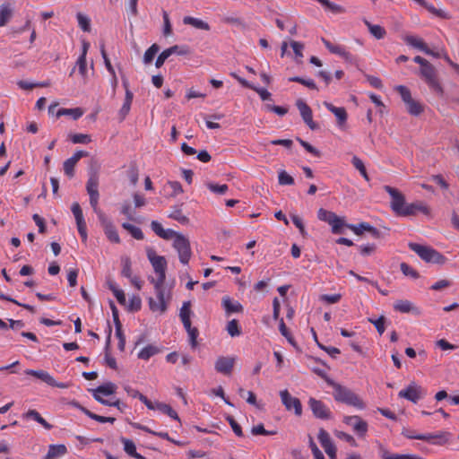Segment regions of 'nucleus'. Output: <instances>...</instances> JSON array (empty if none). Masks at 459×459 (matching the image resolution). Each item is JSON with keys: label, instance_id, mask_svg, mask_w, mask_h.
Wrapping results in <instances>:
<instances>
[{"label": "nucleus", "instance_id": "f257e3e1", "mask_svg": "<svg viewBox=\"0 0 459 459\" xmlns=\"http://www.w3.org/2000/svg\"><path fill=\"white\" fill-rule=\"evenodd\" d=\"M146 253L155 273L158 275L157 279H154L153 277L149 279L154 286L156 297L158 299V301H156L153 298H149V307L152 312H160V314H164L168 309V303L171 299L169 292L166 295L164 287L166 280L167 261L164 256L158 255L152 248H148Z\"/></svg>", "mask_w": 459, "mask_h": 459}, {"label": "nucleus", "instance_id": "f03ea898", "mask_svg": "<svg viewBox=\"0 0 459 459\" xmlns=\"http://www.w3.org/2000/svg\"><path fill=\"white\" fill-rule=\"evenodd\" d=\"M384 189L391 196L390 207L393 212L402 217L415 216L418 212L426 215L430 213V209L422 202L407 204L405 196L396 188L384 186Z\"/></svg>", "mask_w": 459, "mask_h": 459}, {"label": "nucleus", "instance_id": "7ed1b4c3", "mask_svg": "<svg viewBox=\"0 0 459 459\" xmlns=\"http://www.w3.org/2000/svg\"><path fill=\"white\" fill-rule=\"evenodd\" d=\"M327 385L333 388V396L336 402L342 403L360 410L365 408V403L362 399L351 389L334 382L333 380H327Z\"/></svg>", "mask_w": 459, "mask_h": 459}, {"label": "nucleus", "instance_id": "20e7f679", "mask_svg": "<svg viewBox=\"0 0 459 459\" xmlns=\"http://www.w3.org/2000/svg\"><path fill=\"white\" fill-rule=\"evenodd\" d=\"M419 74L432 91H434L439 97H443L444 89L439 82L437 71L432 64L429 62L424 66L420 67Z\"/></svg>", "mask_w": 459, "mask_h": 459}, {"label": "nucleus", "instance_id": "39448f33", "mask_svg": "<svg viewBox=\"0 0 459 459\" xmlns=\"http://www.w3.org/2000/svg\"><path fill=\"white\" fill-rule=\"evenodd\" d=\"M408 246L411 250L414 251L427 263L442 264L446 262V257L430 247L422 246L413 242H410Z\"/></svg>", "mask_w": 459, "mask_h": 459}, {"label": "nucleus", "instance_id": "423d86ee", "mask_svg": "<svg viewBox=\"0 0 459 459\" xmlns=\"http://www.w3.org/2000/svg\"><path fill=\"white\" fill-rule=\"evenodd\" d=\"M173 247L178 254L180 263L187 264L192 255L189 239L183 234L177 236V238L173 240Z\"/></svg>", "mask_w": 459, "mask_h": 459}, {"label": "nucleus", "instance_id": "0eeeda50", "mask_svg": "<svg viewBox=\"0 0 459 459\" xmlns=\"http://www.w3.org/2000/svg\"><path fill=\"white\" fill-rule=\"evenodd\" d=\"M403 435H404L406 437L411 439H419V440H424V441H431L433 439H436V441H433V444L437 445H443L446 443L451 436L449 432H444L440 431L436 434H425V435H415L411 430H403Z\"/></svg>", "mask_w": 459, "mask_h": 459}, {"label": "nucleus", "instance_id": "6e6552de", "mask_svg": "<svg viewBox=\"0 0 459 459\" xmlns=\"http://www.w3.org/2000/svg\"><path fill=\"white\" fill-rule=\"evenodd\" d=\"M426 394V391L421 386L418 385L415 382H411L405 389L401 390L398 395L401 398L417 403Z\"/></svg>", "mask_w": 459, "mask_h": 459}, {"label": "nucleus", "instance_id": "1a4fd4ad", "mask_svg": "<svg viewBox=\"0 0 459 459\" xmlns=\"http://www.w3.org/2000/svg\"><path fill=\"white\" fill-rule=\"evenodd\" d=\"M307 403L316 418L320 420H330L332 418L330 409L322 401L310 397Z\"/></svg>", "mask_w": 459, "mask_h": 459}, {"label": "nucleus", "instance_id": "9d476101", "mask_svg": "<svg viewBox=\"0 0 459 459\" xmlns=\"http://www.w3.org/2000/svg\"><path fill=\"white\" fill-rule=\"evenodd\" d=\"M296 107L298 108L303 121L311 130H316L318 126L313 120V112L311 108L302 100H296Z\"/></svg>", "mask_w": 459, "mask_h": 459}, {"label": "nucleus", "instance_id": "9b49d317", "mask_svg": "<svg viewBox=\"0 0 459 459\" xmlns=\"http://www.w3.org/2000/svg\"><path fill=\"white\" fill-rule=\"evenodd\" d=\"M280 396L281 399L282 404L288 411L294 410V412L297 416H300L302 414V404L299 399L293 397L290 395L288 390H281L280 392Z\"/></svg>", "mask_w": 459, "mask_h": 459}, {"label": "nucleus", "instance_id": "f8f14e48", "mask_svg": "<svg viewBox=\"0 0 459 459\" xmlns=\"http://www.w3.org/2000/svg\"><path fill=\"white\" fill-rule=\"evenodd\" d=\"M25 374L29 375V376H33L53 387H58V388L64 389V388H67L69 386L68 384L56 382L55 380V378L48 372H47L45 370L27 369V370H25Z\"/></svg>", "mask_w": 459, "mask_h": 459}, {"label": "nucleus", "instance_id": "ddd939ff", "mask_svg": "<svg viewBox=\"0 0 459 459\" xmlns=\"http://www.w3.org/2000/svg\"><path fill=\"white\" fill-rule=\"evenodd\" d=\"M72 212L75 218L76 225L78 229V232L82 239L83 242L87 240V227L86 222L83 218L82 211L78 203H74L72 204Z\"/></svg>", "mask_w": 459, "mask_h": 459}, {"label": "nucleus", "instance_id": "4468645a", "mask_svg": "<svg viewBox=\"0 0 459 459\" xmlns=\"http://www.w3.org/2000/svg\"><path fill=\"white\" fill-rule=\"evenodd\" d=\"M235 363V357L220 356L214 363V368L218 373L230 376L232 373Z\"/></svg>", "mask_w": 459, "mask_h": 459}, {"label": "nucleus", "instance_id": "2eb2a0df", "mask_svg": "<svg viewBox=\"0 0 459 459\" xmlns=\"http://www.w3.org/2000/svg\"><path fill=\"white\" fill-rule=\"evenodd\" d=\"M343 422L352 427L354 432L359 437H364L368 431V423L363 420L359 416H345Z\"/></svg>", "mask_w": 459, "mask_h": 459}, {"label": "nucleus", "instance_id": "dca6fc26", "mask_svg": "<svg viewBox=\"0 0 459 459\" xmlns=\"http://www.w3.org/2000/svg\"><path fill=\"white\" fill-rule=\"evenodd\" d=\"M318 440L325 449V453L331 457L334 458L336 455V447L332 442L330 435L324 429H321L318 433Z\"/></svg>", "mask_w": 459, "mask_h": 459}, {"label": "nucleus", "instance_id": "f3484780", "mask_svg": "<svg viewBox=\"0 0 459 459\" xmlns=\"http://www.w3.org/2000/svg\"><path fill=\"white\" fill-rule=\"evenodd\" d=\"M322 41L325 48L333 54H336L342 58H344L346 61L351 62L353 59L352 55L350 52H347L345 48L340 45H333L329 40L325 39H322Z\"/></svg>", "mask_w": 459, "mask_h": 459}, {"label": "nucleus", "instance_id": "a211bd4d", "mask_svg": "<svg viewBox=\"0 0 459 459\" xmlns=\"http://www.w3.org/2000/svg\"><path fill=\"white\" fill-rule=\"evenodd\" d=\"M394 308L395 311L401 313H413L415 315H420V311L418 307H416L411 301L406 299H398L394 304Z\"/></svg>", "mask_w": 459, "mask_h": 459}, {"label": "nucleus", "instance_id": "6ab92c4d", "mask_svg": "<svg viewBox=\"0 0 459 459\" xmlns=\"http://www.w3.org/2000/svg\"><path fill=\"white\" fill-rule=\"evenodd\" d=\"M324 105L329 111L334 114L339 126H342L346 123L348 115L344 108H337L329 102H325Z\"/></svg>", "mask_w": 459, "mask_h": 459}, {"label": "nucleus", "instance_id": "aec40b11", "mask_svg": "<svg viewBox=\"0 0 459 459\" xmlns=\"http://www.w3.org/2000/svg\"><path fill=\"white\" fill-rule=\"evenodd\" d=\"M221 305L227 315L243 312V306L238 301H234L228 296L222 298Z\"/></svg>", "mask_w": 459, "mask_h": 459}, {"label": "nucleus", "instance_id": "412c9836", "mask_svg": "<svg viewBox=\"0 0 459 459\" xmlns=\"http://www.w3.org/2000/svg\"><path fill=\"white\" fill-rule=\"evenodd\" d=\"M404 41L408 45L415 48H418L419 50L424 52L425 54H433V51L429 49L427 44L420 38L409 35L404 38Z\"/></svg>", "mask_w": 459, "mask_h": 459}, {"label": "nucleus", "instance_id": "4be33fe9", "mask_svg": "<svg viewBox=\"0 0 459 459\" xmlns=\"http://www.w3.org/2000/svg\"><path fill=\"white\" fill-rule=\"evenodd\" d=\"M22 418L25 420H33L39 423L44 429L49 430L53 428V425L48 423L41 415L34 409L29 410L27 412L22 414Z\"/></svg>", "mask_w": 459, "mask_h": 459}, {"label": "nucleus", "instance_id": "5701e85b", "mask_svg": "<svg viewBox=\"0 0 459 459\" xmlns=\"http://www.w3.org/2000/svg\"><path fill=\"white\" fill-rule=\"evenodd\" d=\"M99 175L97 171L91 170L89 179L86 184V190L89 195H100L99 194Z\"/></svg>", "mask_w": 459, "mask_h": 459}, {"label": "nucleus", "instance_id": "b1692460", "mask_svg": "<svg viewBox=\"0 0 459 459\" xmlns=\"http://www.w3.org/2000/svg\"><path fill=\"white\" fill-rule=\"evenodd\" d=\"M66 453L67 448L65 445H50L44 459H56L59 456L65 455Z\"/></svg>", "mask_w": 459, "mask_h": 459}, {"label": "nucleus", "instance_id": "393cba45", "mask_svg": "<svg viewBox=\"0 0 459 459\" xmlns=\"http://www.w3.org/2000/svg\"><path fill=\"white\" fill-rule=\"evenodd\" d=\"M13 14V10L10 4L0 5V27L4 26L10 21Z\"/></svg>", "mask_w": 459, "mask_h": 459}, {"label": "nucleus", "instance_id": "a878e982", "mask_svg": "<svg viewBox=\"0 0 459 459\" xmlns=\"http://www.w3.org/2000/svg\"><path fill=\"white\" fill-rule=\"evenodd\" d=\"M183 23L186 25H191L199 30H210V25L207 22L192 16H185L183 18Z\"/></svg>", "mask_w": 459, "mask_h": 459}, {"label": "nucleus", "instance_id": "bb28decb", "mask_svg": "<svg viewBox=\"0 0 459 459\" xmlns=\"http://www.w3.org/2000/svg\"><path fill=\"white\" fill-rule=\"evenodd\" d=\"M363 22L368 27L370 34L373 37H375L377 39H381L385 36L386 31H385V28H383L382 26L377 25V24H372L367 19H364Z\"/></svg>", "mask_w": 459, "mask_h": 459}, {"label": "nucleus", "instance_id": "cd10ccee", "mask_svg": "<svg viewBox=\"0 0 459 459\" xmlns=\"http://www.w3.org/2000/svg\"><path fill=\"white\" fill-rule=\"evenodd\" d=\"M121 442L124 445V450L126 454L135 457L136 459H144L143 456L136 452L135 445L132 440L126 437H121Z\"/></svg>", "mask_w": 459, "mask_h": 459}, {"label": "nucleus", "instance_id": "c85d7f7f", "mask_svg": "<svg viewBox=\"0 0 459 459\" xmlns=\"http://www.w3.org/2000/svg\"><path fill=\"white\" fill-rule=\"evenodd\" d=\"M134 94L131 91H127L125 96V101L122 108L119 110L120 119L123 120L130 111L131 104L133 101Z\"/></svg>", "mask_w": 459, "mask_h": 459}, {"label": "nucleus", "instance_id": "c756f323", "mask_svg": "<svg viewBox=\"0 0 459 459\" xmlns=\"http://www.w3.org/2000/svg\"><path fill=\"white\" fill-rule=\"evenodd\" d=\"M178 48V45H174L165 50H163L156 59L155 65L157 68H160L163 65L165 61L174 54V52Z\"/></svg>", "mask_w": 459, "mask_h": 459}, {"label": "nucleus", "instance_id": "7c9ffc66", "mask_svg": "<svg viewBox=\"0 0 459 459\" xmlns=\"http://www.w3.org/2000/svg\"><path fill=\"white\" fill-rule=\"evenodd\" d=\"M156 410L160 411L164 414L169 415L170 418L177 420L178 421H180V419L176 411H174L172 407L167 403L157 402Z\"/></svg>", "mask_w": 459, "mask_h": 459}, {"label": "nucleus", "instance_id": "2f4dec72", "mask_svg": "<svg viewBox=\"0 0 459 459\" xmlns=\"http://www.w3.org/2000/svg\"><path fill=\"white\" fill-rule=\"evenodd\" d=\"M169 218L178 221L181 224H187L189 219L183 214L182 210L178 206H174L169 214Z\"/></svg>", "mask_w": 459, "mask_h": 459}, {"label": "nucleus", "instance_id": "473e14b6", "mask_svg": "<svg viewBox=\"0 0 459 459\" xmlns=\"http://www.w3.org/2000/svg\"><path fill=\"white\" fill-rule=\"evenodd\" d=\"M316 1L319 2L325 10H327L333 13L338 14V13H343L345 12V9L342 5L336 4L329 0H316Z\"/></svg>", "mask_w": 459, "mask_h": 459}, {"label": "nucleus", "instance_id": "72a5a7b5", "mask_svg": "<svg viewBox=\"0 0 459 459\" xmlns=\"http://www.w3.org/2000/svg\"><path fill=\"white\" fill-rule=\"evenodd\" d=\"M160 352V349L154 345H147L139 353L138 358L148 360L151 357Z\"/></svg>", "mask_w": 459, "mask_h": 459}, {"label": "nucleus", "instance_id": "f704fd0d", "mask_svg": "<svg viewBox=\"0 0 459 459\" xmlns=\"http://www.w3.org/2000/svg\"><path fill=\"white\" fill-rule=\"evenodd\" d=\"M117 385L112 382L105 383L92 390V393H100L103 395H110L116 393Z\"/></svg>", "mask_w": 459, "mask_h": 459}, {"label": "nucleus", "instance_id": "c9c22d12", "mask_svg": "<svg viewBox=\"0 0 459 459\" xmlns=\"http://www.w3.org/2000/svg\"><path fill=\"white\" fill-rule=\"evenodd\" d=\"M329 225L332 227V232L333 234H341L342 228L346 227L348 224L345 222L344 218L335 215Z\"/></svg>", "mask_w": 459, "mask_h": 459}, {"label": "nucleus", "instance_id": "e433bc0d", "mask_svg": "<svg viewBox=\"0 0 459 459\" xmlns=\"http://www.w3.org/2000/svg\"><path fill=\"white\" fill-rule=\"evenodd\" d=\"M122 227L125 230H126L132 235V237L134 238L135 239H137V240L143 239L144 236L140 228H138L133 224H130L128 222H124L122 224Z\"/></svg>", "mask_w": 459, "mask_h": 459}, {"label": "nucleus", "instance_id": "4c0bfd02", "mask_svg": "<svg viewBox=\"0 0 459 459\" xmlns=\"http://www.w3.org/2000/svg\"><path fill=\"white\" fill-rule=\"evenodd\" d=\"M406 105L407 111L412 115V116H419L420 115L424 108L423 106L414 99H412L411 101H409Z\"/></svg>", "mask_w": 459, "mask_h": 459}, {"label": "nucleus", "instance_id": "58836bf2", "mask_svg": "<svg viewBox=\"0 0 459 459\" xmlns=\"http://www.w3.org/2000/svg\"><path fill=\"white\" fill-rule=\"evenodd\" d=\"M381 456L383 459H422L415 455L390 454L387 450L383 448Z\"/></svg>", "mask_w": 459, "mask_h": 459}, {"label": "nucleus", "instance_id": "ea45409f", "mask_svg": "<svg viewBox=\"0 0 459 459\" xmlns=\"http://www.w3.org/2000/svg\"><path fill=\"white\" fill-rule=\"evenodd\" d=\"M64 115H70L73 117L74 119H78L83 115V111L80 108H60L57 113L56 117H59Z\"/></svg>", "mask_w": 459, "mask_h": 459}, {"label": "nucleus", "instance_id": "a19ab883", "mask_svg": "<svg viewBox=\"0 0 459 459\" xmlns=\"http://www.w3.org/2000/svg\"><path fill=\"white\" fill-rule=\"evenodd\" d=\"M104 231L108 240L114 243H120L119 235L113 223L108 224V226L104 228Z\"/></svg>", "mask_w": 459, "mask_h": 459}, {"label": "nucleus", "instance_id": "79ce46f5", "mask_svg": "<svg viewBox=\"0 0 459 459\" xmlns=\"http://www.w3.org/2000/svg\"><path fill=\"white\" fill-rule=\"evenodd\" d=\"M351 163L355 167V169L359 171V173L365 178V180L368 181L369 177L367 173V169L363 161L359 157L354 156L351 160Z\"/></svg>", "mask_w": 459, "mask_h": 459}, {"label": "nucleus", "instance_id": "37998d69", "mask_svg": "<svg viewBox=\"0 0 459 459\" xmlns=\"http://www.w3.org/2000/svg\"><path fill=\"white\" fill-rule=\"evenodd\" d=\"M335 215L336 214L333 212L325 210L324 208H320L317 211V218H318V220H320L322 221H325V222H327L328 224H330L332 222V221L335 217Z\"/></svg>", "mask_w": 459, "mask_h": 459}, {"label": "nucleus", "instance_id": "c03bdc74", "mask_svg": "<svg viewBox=\"0 0 459 459\" xmlns=\"http://www.w3.org/2000/svg\"><path fill=\"white\" fill-rule=\"evenodd\" d=\"M385 321H386V318L385 317V316H381L377 319L368 318V322L375 325L377 333L380 335H382L385 330Z\"/></svg>", "mask_w": 459, "mask_h": 459}, {"label": "nucleus", "instance_id": "a18cd8bd", "mask_svg": "<svg viewBox=\"0 0 459 459\" xmlns=\"http://www.w3.org/2000/svg\"><path fill=\"white\" fill-rule=\"evenodd\" d=\"M160 47L157 44H152L144 53L143 62L145 64H150L156 54L159 52Z\"/></svg>", "mask_w": 459, "mask_h": 459}, {"label": "nucleus", "instance_id": "49530a36", "mask_svg": "<svg viewBox=\"0 0 459 459\" xmlns=\"http://www.w3.org/2000/svg\"><path fill=\"white\" fill-rule=\"evenodd\" d=\"M76 18H77L78 24H79L80 28L83 31L89 32L91 30V21H90V19L86 15H84V14H82L81 13H77Z\"/></svg>", "mask_w": 459, "mask_h": 459}, {"label": "nucleus", "instance_id": "de8ad7c7", "mask_svg": "<svg viewBox=\"0 0 459 459\" xmlns=\"http://www.w3.org/2000/svg\"><path fill=\"white\" fill-rule=\"evenodd\" d=\"M121 262H122V265H123L121 274L126 278H131V276H132V270H131L132 263H131L130 258L128 256H123L121 258Z\"/></svg>", "mask_w": 459, "mask_h": 459}, {"label": "nucleus", "instance_id": "09e8293b", "mask_svg": "<svg viewBox=\"0 0 459 459\" xmlns=\"http://www.w3.org/2000/svg\"><path fill=\"white\" fill-rule=\"evenodd\" d=\"M289 81L301 83V84L305 85L306 87L312 89V90H317V87H316L315 82L311 79H304L299 76H293V77H290Z\"/></svg>", "mask_w": 459, "mask_h": 459}, {"label": "nucleus", "instance_id": "8fccbe9b", "mask_svg": "<svg viewBox=\"0 0 459 459\" xmlns=\"http://www.w3.org/2000/svg\"><path fill=\"white\" fill-rule=\"evenodd\" d=\"M279 184L281 186L294 185V178L289 175L285 170H281L278 175Z\"/></svg>", "mask_w": 459, "mask_h": 459}, {"label": "nucleus", "instance_id": "3c124183", "mask_svg": "<svg viewBox=\"0 0 459 459\" xmlns=\"http://www.w3.org/2000/svg\"><path fill=\"white\" fill-rule=\"evenodd\" d=\"M396 91L400 94L403 101L407 104L409 101L412 100L411 94L410 90L403 86V85H398L395 87Z\"/></svg>", "mask_w": 459, "mask_h": 459}, {"label": "nucleus", "instance_id": "603ef678", "mask_svg": "<svg viewBox=\"0 0 459 459\" xmlns=\"http://www.w3.org/2000/svg\"><path fill=\"white\" fill-rule=\"evenodd\" d=\"M206 186L213 193L218 195H224L229 187L226 184L223 185H218L216 183L208 182L206 183Z\"/></svg>", "mask_w": 459, "mask_h": 459}, {"label": "nucleus", "instance_id": "864d4df0", "mask_svg": "<svg viewBox=\"0 0 459 459\" xmlns=\"http://www.w3.org/2000/svg\"><path fill=\"white\" fill-rule=\"evenodd\" d=\"M227 331L232 337L238 336L240 334V329L238 327V322L237 319H232L227 325Z\"/></svg>", "mask_w": 459, "mask_h": 459}, {"label": "nucleus", "instance_id": "5fc2aeb1", "mask_svg": "<svg viewBox=\"0 0 459 459\" xmlns=\"http://www.w3.org/2000/svg\"><path fill=\"white\" fill-rule=\"evenodd\" d=\"M334 435L339 439H342V440L348 442L352 446L356 447L358 446V444H357L356 440L354 439V437L351 435H350V434H348L346 432L336 430V431H334Z\"/></svg>", "mask_w": 459, "mask_h": 459}, {"label": "nucleus", "instance_id": "6e6d98bb", "mask_svg": "<svg viewBox=\"0 0 459 459\" xmlns=\"http://www.w3.org/2000/svg\"><path fill=\"white\" fill-rule=\"evenodd\" d=\"M70 139L74 143H89L91 141V135L85 134H72Z\"/></svg>", "mask_w": 459, "mask_h": 459}, {"label": "nucleus", "instance_id": "4d7b16f0", "mask_svg": "<svg viewBox=\"0 0 459 459\" xmlns=\"http://www.w3.org/2000/svg\"><path fill=\"white\" fill-rule=\"evenodd\" d=\"M297 141L309 153H311V154H313V155H315L316 157H320L321 156V152L317 149H316L314 146H312L309 143L302 140L299 137L297 138Z\"/></svg>", "mask_w": 459, "mask_h": 459}, {"label": "nucleus", "instance_id": "13d9d810", "mask_svg": "<svg viewBox=\"0 0 459 459\" xmlns=\"http://www.w3.org/2000/svg\"><path fill=\"white\" fill-rule=\"evenodd\" d=\"M401 271L405 276H410L411 278L417 279L419 278V273L417 271H415L413 268H411L409 264L406 263H402L401 265Z\"/></svg>", "mask_w": 459, "mask_h": 459}, {"label": "nucleus", "instance_id": "bf43d9fd", "mask_svg": "<svg viewBox=\"0 0 459 459\" xmlns=\"http://www.w3.org/2000/svg\"><path fill=\"white\" fill-rule=\"evenodd\" d=\"M430 13L439 17V18H442V19H450L451 16L446 13L445 12L444 10L442 9H437L436 8L434 5L432 4H429L426 8Z\"/></svg>", "mask_w": 459, "mask_h": 459}, {"label": "nucleus", "instance_id": "052dcab7", "mask_svg": "<svg viewBox=\"0 0 459 459\" xmlns=\"http://www.w3.org/2000/svg\"><path fill=\"white\" fill-rule=\"evenodd\" d=\"M162 18H163V35L168 37L172 33V28L169 17V13L166 11L162 12Z\"/></svg>", "mask_w": 459, "mask_h": 459}, {"label": "nucleus", "instance_id": "680f3d73", "mask_svg": "<svg viewBox=\"0 0 459 459\" xmlns=\"http://www.w3.org/2000/svg\"><path fill=\"white\" fill-rule=\"evenodd\" d=\"M142 300L139 296H133L129 299L128 310L129 311H138L141 309Z\"/></svg>", "mask_w": 459, "mask_h": 459}, {"label": "nucleus", "instance_id": "e2e57ef3", "mask_svg": "<svg viewBox=\"0 0 459 459\" xmlns=\"http://www.w3.org/2000/svg\"><path fill=\"white\" fill-rule=\"evenodd\" d=\"M223 22L225 23H229V24H233V25H236L238 27H240L242 29H246V23L244 22V21L239 18V17H235V16H227L223 19Z\"/></svg>", "mask_w": 459, "mask_h": 459}, {"label": "nucleus", "instance_id": "0e129e2a", "mask_svg": "<svg viewBox=\"0 0 459 459\" xmlns=\"http://www.w3.org/2000/svg\"><path fill=\"white\" fill-rule=\"evenodd\" d=\"M251 433L255 436H256V435L270 436V435H274L276 432L275 431H268L264 429L263 424H258L252 428Z\"/></svg>", "mask_w": 459, "mask_h": 459}, {"label": "nucleus", "instance_id": "69168bd1", "mask_svg": "<svg viewBox=\"0 0 459 459\" xmlns=\"http://www.w3.org/2000/svg\"><path fill=\"white\" fill-rule=\"evenodd\" d=\"M227 420L230 423L233 432L238 437H243L242 429H241L240 425L235 420V419L232 416H228Z\"/></svg>", "mask_w": 459, "mask_h": 459}, {"label": "nucleus", "instance_id": "338daca9", "mask_svg": "<svg viewBox=\"0 0 459 459\" xmlns=\"http://www.w3.org/2000/svg\"><path fill=\"white\" fill-rule=\"evenodd\" d=\"M75 165L70 158L64 162V171L69 178L74 177Z\"/></svg>", "mask_w": 459, "mask_h": 459}, {"label": "nucleus", "instance_id": "774afa93", "mask_svg": "<svg viewBox=\"0 0 459 459\" xmlns=\"http://www.w3.org/2000/svg\"><path fill=\"white\" fill-rule=\"evenodd\" d=\"M309 446L311 448V451H312V454H313L315 459H325L323 453L317 447V446L313 441V438L311 437H309Z\"/></svg>", "mask_w": 459, "mask_h": 459}]
</instances>
